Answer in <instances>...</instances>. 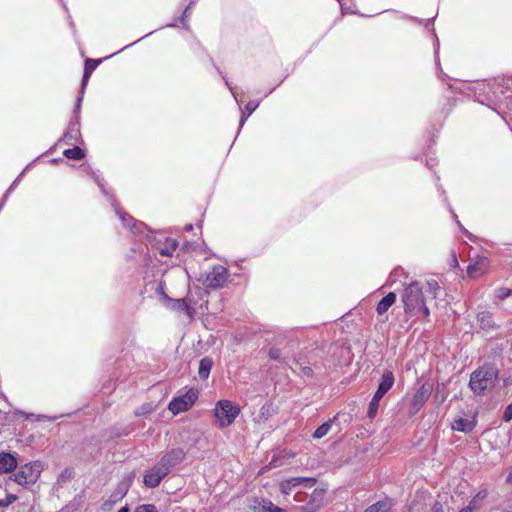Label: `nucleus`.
Wrapping results in <instances>:
<instances>
[{
  "mask_svg": "<svg viewBox=\"0 0 512 512\" xmlns=\"http://www.w3.org/2000/svg\"><path fill=\"white\" fill-rule=\"evenodd\" d=\"M161 298L163 300V304L167 308L173 311L182 312L190 318L193 317L195 313V307L194 302L192 301L189 295H187L184 298L173 299L167 296L163 291H161Z\"/></svg>",
  "mask_w": 512,
  "mask_h": 512,
  "instance_id": "obj_7",
  "label": "nucleus"
},
{
  "mask_svg": "<svg viewBox=\"0 0 512 512\" xmlns=\"http://www.w3.org/2000/svg\"><path fill=\"white\" fill-rule=\"evenodd\" d=\"M5 205V202L1 201L0 202V211L2 210L3 206Z\"/></svg>",
  "mask_w": 512,
  "mask_h": 512,
  "instance_id": "obj_58",
  "label": "nucleus"
},
{
  "mask_svg": "<svg viewBox=\"0 0 512 512\" xmlns=\"http://www.w3.org/2000/svg\"><path fill=\"white\" fill-rule=\"evenodd\" d=\"M185 229H186L187 231H190V230H192V225H191V224H189V225H186Z\"/></svg>",
  "mask_w": 512,
  "mask_h": 512,
  "instance_id": "obj_56",
  "label": "nucleus"
},
{
  "mask_svg": "<svg viewBox=\"0 0 512 512\" xmlns=\"http://www.w3.org/2000/svg\"><path fill=\"white\" fill-rule=\"evenodd\" d=\"M297 482L298 480L295 479V477L283 480L280 483V491L283 494L288 495L294 487H297Z\"/></svg>",
  "mask_w": 512,
  "mask_h": 512,
  "instance_id": "obj_27",
  "label": "nucleus"
},
{
  "mask_svg": "<svg viewBox=\"0 0 512 512\" xmlns=\"http://www.w3.org/2000/svg\"><path fill=\"white\" fill-rule=\"evenodd\" d=\"M477 322L479 323L482 329L488 330L494 327V322L492 319V315L489 312H480L477 315Z\"/></svg>",
  "mask_w": 512,
  "mask_h": 512,
  "instance_id": "obj_23",
  "label": "nucleus"
},
{
  "mask_svg": "<svg viewBox=\"0 0 512 512\" xmlns=\"http://www.w3.org/2000/svg\"><path fill=\"white\" fill-rule=\"evenodd\" d=\"M499 371L491 365H484L471 373L469 386L473 393L484 394L493 388L498 381Z\"/></svg>",
  "mask_w": 512,
  "mask_h": 512,
  "instance_id": "obj_2",
  "label": "nucleus"
},
{
  "mask_svg": "<svg viewBox=\"0 0 512 512\" xmlns=\"http://www.w3.org/2000/svg\"><path fill=\"white\" fill-rule=\"evenodd\" d=\"M185 451L182 448H172L168 450L158 462L169 473L174 467L179 465L185 458Z\"/></svg>",
  "mask_w": 512,
  "mask_h": 512,
  "instance_id": "obj_9",
  "label": "nucleus"
},
{
  "mask_svg": "<svg viewBox=\"0 0 512 512\" xmlns=\"http://www.w3.org/2000/svg\"><path fill=\"white\" fill-rule=\"evenodd\" d=\"M43 466L40 461L25 464L14 475L15 481L20 485L34 484L42 472Z\"/></svg>",
  "mask_w": 512,
  "mask_h": 512,
  "instance_id": "obj_5",
  "label": "nucleus"
},
{
  "mask_svg": "<svg viewBox=\"0 0 512 512\" xmlns=\"http://www.w3.org/2000/svg\"><path fill=\"white\" fill-rule=\"evenodd\" d=\"M395 378L394 374L390 370H385L382 374L381 381L378 385V389L384 392H388L394 385Z\"/></svg>",
  "mask_w": 512,
  "mask_h": 512,
  "instance_id": "obj_20",
  "label": "nucleus"
},
{
  "mask_svg": "<svg viewBox=\"0 0 512 512\" xmlns=\"http://www.w3.org/2000/svg\"><path fill=\"white\" fill-rule=\"evenodd\" d=\"M134 512H138V511L135 509V511H134Z\"/></svg>",
  "mask_w": 512,
  "mask_h": 512,
  "instance_id": "obj_60",
  "label": "nucleus"
},
{
  "mask_svg": "<svg viewBox=\"0 0 512 512\" xmlns=\"http://www.w3.org/2000/svg\"><path fill=\"white\" fill-rule=\"evenodd\" d=\"M212 364L213 362L211 358L205 357L200 360L198 374L201 379L205 380L209 377Z\"/></svg>",
  "mask_w": 512,
  "mask_h": 512,
  "instance_id": "obj_21",
  "label": "nucleus"
},
{
  "mask_svg": "<svg viewBox=\"0 0 512 512\" xmlns=\"http://www.w3.org/2000/svg\"><path fill=\"white\" fill-rule=\"evenodd\" d=\"M379 401H377L376 399H371L370 403H369V407H368V412H367V415L369 418H374L377 414V411H378V408H379Z\"/></svg>",
  "mask_w": 512,
  "mask_h": 512,
  "instance_id": "obj_32",
  "label": "nucleus"
},
{
  "mask_svg": "<svg viewBox=\"0 0 512 512\" xmlns=\"http://www.w3.org/2000/svg\"><path fill=\"white\" fill-rule=\"evenodd\" d=\"M476 426V420L474 418L467 419L459 417L455 419L451 425L454 431L470 433Z\"/></svg>",
  "mask_w": 512,
  "mask_h": 512,
  "instance_id": "obj_16",
  "label": "nucleus"
},
{
  "mask_svg": "<svg viewBox=\"0 0 512 512\" xmlns=\"http://www.w3.org/2000/svg\"><path fill=\"white\" fill-rule=\"evenodd\" d=\"M269 355H270L271 358L276 359L278 357V351L272 349V350H270Z\"/></svg>",
  "mask_w": 512,
  "mask_h": 512,
  "instance_id": "obj_52",
  "label": "nucleus"
},
{
  "mask_svg": "<svg viewBox=\"0 0 512 512\" xmlns=\"http://www.w3.org/2000/svg\"><path fill=\"white\" fill-rule=\"evenodd\" d=\"M138 512H158V509L155 505L152 504H143L136 508Z\"/></svg>",
  "mask_w": 512,
  "mask_h": 512,
  "instance_id": "obj_37",
  "label": "nucleus"
},
{
  "mask_svg": "<svg viewBox=\"0 0 512 512\" xmlns=\"http://www.w3.org/2000/svg\"><path fill=\"white\" fill-rule=\"evenodd\" d=\"M134 43H131V44H128L127 46H125L123 49L127 48V47H131Z\"/></svg>",
  "mask_w": 512,
  "mask_h": 512,
  "instance_id": "obj_59",
  "label": "nucleus"
},
{
  "mask_svg": "<svg viewBox=\"0 0 512 512\" xmlns=\"http://www.w3.org/2000/svg\"><path fill=\"white\" fill-rule=\"evenodd\" d=\"M193 2H194V0H192L190 2V4L185 8V10L182 14V17H181V22H184L185 18H187L189 16V10H190V7L193 4Z\"/></svg>",
  "mask_w": 512,
  "mask_h": 512,
  "instance_id": "obj_46",
  "label": "nucleus"
},
{
  "mask_svg": "<svg viewBox=\"0 0 512 512\" xmlns=\"http://www.w3.org/2000/svg\"><path fill=\"white\" fill-rule=\"evenodd\" d=\"M326 490L322 488L314 489L310 495L305 493H296L294 500L296 502H305L299 509L302 512H317L324 505Z\"/></svg>",
  "mask_w": 512,
  "mask_h": 512,
  "instance_id": "obj_4",
  "label": "nucleus"
},
{
  "mask_svg": "<svg viewBox=\"0 0 512 512\" xmlns=\"http://www.w3.org/2000/svg\"><path fill=\"white\" fill-rule=\"evenodd\" d=\"M239 413V406L229 400L218 401L214 409V415L222 428L230 426L238 417Z\"/></svg>",
  "mask_w": 512,
  "mask_h": 512,
  "instance_id": "obj_3",
  "label": "nucleus"
},
{
  "mask_svg": "<svg viewBox=\"0 0 512 512\" xmlns=\"http://www.w3.org/2000/svg\"><path fill=\"white\" fill-rule=\"evenodd\" d=\"M386 394V392L382 391L380 389L377 388L374 396L372 397V399H376L377 401L380 402V400L382 399V397Z\"/></svg>",
  "mask_w": 512,
  "mask_h": 512,
  "instance_id": "obj_45",
  "label": "nucleus"
},
{
  "mask_svg": "<svg viewBox=\"0 0 512 512\" xmlns=\"http://www.w3.org/2000/svg\"><path fill=\"white\" fill-rule=\"evenodd\" d=\"M459 512H472L470 508H468L467 506L464 507L463 509H461Z\"/></svg>",
  "mask_w": 512,
  "mask_h": 512,
  "instance_id": "obj_54",
  "label": "nucleus"
},
{
  "mask_svg": "<svg viewBox=\"0 0 512 512\" xmlns=\"http://www.w3.org/2000/svg\"><path fill=\"white\" fill-rule=\"evenodd\" d=\"M451 213L453 215V218L455 219L457 225L459 226L461 232L469 239H472L473 235L467 230L465 229V227L460 223V221L458 220V216L454 213L453 210H451Z\"/></svg>",
  "mask_w": 512,
  "mask_h": 512,
  "instance_id": "obj_36",
  "label": "nucleus"
},
{
  "mask_svg": "<svg viewBox=\"0 0 512 512\" xmlns=\"http://www.w3.org/2000/svg\"><path fill=\"white\" fill-rule=\"evenodd\" d=\"M93 179L95 180V182L98 184L101 192L103 193L104 196H107L108 193L107 191L105 190V187H104V183L102 181V179H100V177L98 175H96L94 172L91 173Z\"/></svg>",
  "mask_w": 512,
  "mask_h": 512,
  "instance_id": "obj_40",
  "label": "nucleus"
},
{
  "mask_svg": "<svg viewBox=\"0 0 512 512\" xmlns=\"http://www.w3.org/2000/svg\"><path fill=\"white\" fill-rule=\"evenodd\" d=\"M301 372H302L303 376L311 377L313 371H312L311 367L305 366V367H301Z\"/></svg>",
  "mask_w": 512,
  "mask_h": 512,
  "instance_id": "obj_43",
  "label": "nucleus"
},
{
  "mask_svg": "<svg viewBox=\"0 0 512 512\" xmlns=\"http://www.w3.org/2000/svg\"><path fill=\"white\" fill-rule=\"evenodd\" d=\"M117 512H129V509L127 507H122L119 511Z\"/></svg>",
  "mask_w": 512,
  "mask_h": 512,
  "instance_id": "obj_55",
  "label": "nucleus"
},
{
  "mask_svg": "<svg viewBox=\"0 0 512 512\" xmlns=\"http://www.w3.org/2000/svg\"><path fill=\"white\" fill-rule=\"evenodd\" d=\"M401 271H402V269H401V268H396V269H394V270L390 273V275H389V277H388V279H387V281H386V283H385V286H391V285L395 282L396 276H397Z\"/></svg>",
  "mask_w": 512,
  "mask_h": 512,
  "instance_id": "obj_38",
  "label": "nucleus"
},
{
  "mask_svg": "<svg viewBox=\"0 0 512 512\" xmlns=\"http://www.w3.org/2000/svg\"><path fill=\"white\" fill-rule=\"evenodd\" d=\"M259 101L256 100H250L247 104L244 110H241V117L239 122V129L238 132L241 130V128L244 126L247 119L250 117V115L258 108Z\"/></svg>",
  "mask_w": 512,
  "mask_h": 512,
  "instance_id": "obj_19",
  "label": "nucleus"
},
{
  "mask_svg": "<svg viewBox=\"0 0 512 512\" xmlns=\"http://www.w3.org/2000/svg\"><path fill=\"white\" fill-rule=\"evenodd\" d=\"M438 48H439V43L437 42V44H436V51H435L436 58H438V56H437V54H438Z\"/></svg>",
  "mask_w": 512,
  "mask_h": 512,
  "instance_id": "obj_57",
  "label": "nucleus"
},
{
  "mask_svg": "<svg viewBox=\"0 0 512 512\" xmlns=\"http://www.w3.org/2000/svg\"><path fill=\"white\" fill-rule=\"evenodd\" d=\"M487 495L488 493L486 490H481L473 497L467 507L470 508L472 512L480 509L483 505V500L487 497Z\"/></svg>",
  "mask_w": 512,
  "mask_h": 512,
  "instance_id": "obj_22",
  "label": "nucleus"
},
{
  "mask_svg": "<svg viewBox=\"0 0 512 512\" xmlns=\"http://www.w3.org/2000/svg\"><path fill=\"white\" fill-rule=\"evenodd\" d=\"M81 103H82V96H78L76 99V104L74 107V115L70 121L69 127L64 134V138L68 141H76L78 137L80 136V109H81Z\"/></svg>",
  "mask_w": 512,
  "mask_h": 512,
  "instance_id": "obj_10",
  "label": "nucleus"
},
{
  "mask_svg": "<svg viewBox=\"0 0 512 512\" xmlns=\"http://www.w3.org/2000/svg\"><path fill=\"white\" fill-rule=\"evenodd\" d=\"M276 409L272 402H265L259 412L253 417V421L257 424H263L268 421L274 414Z\"/></svg>",
  "mask_w": 512,
  "mask_h": 512,
  "instance_id": "obj_14",
  "label": "nucleus"
},
{
  "mask_svg": "<svg viewBox=\"0 0 512 512\" xmlns=\"http://www.w3.org/2000/svg\"><path fill=\"white\" fill-rule=\"evenodd\" d=\"M90 75H91V73H87V71L84 70L79 96L83 97L84 90H85V88L87 86V83H88V80L90 78Z\"/></svg>",
  "mask_w": 512,
  "mask_h": 512,
  "instance_id": "obj_39",
  "label": "nucleus"
},
{
  "mask_svg": "<svg viewBox=\"0 0 512 512\" xmlns=\"http://www.w3.org/2000/svg\"><path fill=\"white\" fill-rule=\"evenodd\" d=\"M17 466V460L9 453H0V473H9Z\"/></svg>",
  "mask_w": 512,
  "mask_h": 512,
  "instance_id": "obj_17",
  "label": "nucleus"
},
{
  "mask_svg": "<svg viewBox=\"0 0 512 512\" xmlns=\"http://www.w3.org/2000/svg\"><path fill=\"white\" fill-rule=\"evenodd\" d=\"M298 480L297 486L303 485L306 488H311L315 485L316 479L311 477H295Z\"/></svg>",
  "mask_w": 512,
  "mask_h": 512,
  "instance_id": "obj_31",
  "label": "nucleus"
},
{
  "mask_svg": "<svg viewBox=\"0 0 512 512\" xmlns=\"http://www.w3.org/2000/svg\"><path fill=\"white\" fill-rule=\"evenodd\" d=\"M511 419H512V403H511V404H509V405L505 408L504 413H503V420H504L505 422H509V421H511Z\"/></svg>",
  "mask_w": 512,
  "mask_h": 512,
  "instance_id": "obj_41",
  "label": "nucleus"
},
{
  "mask_svg": "<svg viewBox=\"0 0 512 512\" xmlns=\"http://www.w3.org/2000/svg\"><path fill=\"white\" fill-rule=\"evenodd\" d=\"M395 301H396V294L394 292H389L377 304V307H376L377 313L379 315L384 314L395 303Z\"/></svg>",
  "mask_w": 512,
  "mask_h": 512,
  "instance_id": "obj_18",
  "label": "nucleus"
},
{
  "mask_svg": "<svg viewBox=\"0 0 512 512\" xmlns=\"http://www.w3.org/2000/svg\"><path fill=\"white\" fill-rule=\"evenodd\" d=\"M101 60H94V59H87L85 61V67L84 70L87 71V73H91L97 68V66L100 64Z\"/></svg>",
  "mask_w": 512,
  "mask_h": 512,
  "instance_id": "obj_33",
  "label": "nucleus"
},
{
  "mask_svg": "<svg viewBox=\"0 0 512 512\" xmlns=\"http://www.w3.org/2000/svg\"><path fill=\"white\" fill-rule=\"evenodd\" d=\"M115 206V212L123 222L125 226H130L131 231L134 234H143L147 231V226L143 222H139L134 220L132 217L128 216L126 213L122 212L118 207L113 203Z\"/></svg>",
  "mask_w": 512,
  "mask_h": 512,
  "instance_id": "obj_12",
  "label": "nucleus"
},
{
  "mask_svg": "<svg viewBox=\"0 0 512 512\" xmlns=\"http://www.w3.org/2000/svg\"><path fill=\"white\" fill-rule=\"evenodd\" d=\"M440 291L438 282L434 279L422 283L413 281L408 284L402 293L401 300L404 311L409 316H423L428 319L430 310L426 305L428 299H435Z\"/></svg>",
  "mask_w": 512,
  "mask_h": 512,
  "instance_id": "obj_1",
  "label": "nucleus"
},
{
  "mask_svg": "<svg viewBox=\"0 0 512 512\" xmlns=\"http://www.w3.org/2000/svg\"><path fill=\"white\" fill-rule=\"evenodd\" d=\"M507 482L512 483V468H511V471L509 472V474L507 476Z\"/></svg>",
  "mask_w": 512,
  "mask_h": 512,
  "instance_id": "obj_53",
  "label": "nucleus"
},
{
  "mask_svg": "<svg viewBox=\"0 0 512 512\" xmlns=\"http://www.w3.org/2000/svg\"><path fill=\"white\" fill-rule=\"evenodd\" d=\"M432 511L433 512H443V506L440 502H436L433 506H432Z\"/></svg>",
  "mask_w": 512,
  "mask_h": 512,
  "instance_id": "obj_47",
  "label": "nucleus"
},
{
  "mask_svg": "<svg viewBox=\"0 0 512 512\" xmlns=\"http://www.w3.org/2000/svg\"><path fill=\"white\" fill-rule=\"evenodd\" d=\"M167 474V469L157 463L145 473L144 484L148 488H156Z\"/></svg>",
  "mask_w": 512,
  "mask_h": 512,
  "instance_id": "obj_11",
  "label": "nucleus"
},
{
  "mask_svg": "<svg viewBox=\"0 0 512 512\" xmlns=\"http://www.w3.org/2000/svg\"><path fill=\"white\" fill-rule=\"evenodd\" d=\"M386 394V392L382 391L380 389L377 388L374 396L372 397V399H376L377 401L380 402V400L382 399V397Z\"/></svg>",
  "mask_w": 512,
  "mask_h": 512,
  "instance_id": "obj_44",
  "label": "nucleus"
},
{
  "mask_svg": "<svg viewBox=\"0 0 512 512\" xmlns=\"http://www.w3.org/2000/svg\"><path fill=\"white\" fill-rule=\"evenodd\" d=\"M494 296H495V304L499 305L500 302H502L509 296H512V290L509 288H506V287H500L495 290Z\"/></svg>",
  "mask_w": 512,
  "mask_h": 512,
  "instance_id": "obj_26",
  "label": "nucleus"
},
{
  "mask_svg": "<svg viewBox=\"0 0 512 512\" xmlns=\"http://www.w3.org/2000/svg\"><path fill=\"white\" fill-rule=\"evenodd\" d=\"M64 155L66 158L74 159V160H80L85 156L84 151L80 147H77V146H75L73 148L66 149L64 151Z\"/></svg>",
  "mask_w": 512,
  "mask_h": 512,
  "instance_id": "obj_28",
  "label": "nucleus"
},
{
  "mask_svg": "<svg viewBox=\"0 0 512 512\" xmlns=\"http://www.w3.org/2000/svg\"><path fill=\"white\" fill-rule=\"evenodd\" d=\"M197 399L198 391L196 389H189L185 394L173 398L168 405V409L174 415H177L189 410Z\"/></svg>",
  "mask_w": 512,
  "mask_h": 512,
  "instance_id": "obj_8",
  "label": "nucleus"
},
{
  "mask_svg": "<svg viewBox=\"0 0 512 512\" xmlns=\"http://www.w3.org/2000/svg\"><path fill=\"white\" fill-rule=\"evenodd\" d=\"M23 176V173H20L18 175V177L12 182V184L10 185L12 189L15 190V188L17 187V185L19 184V182L21 181V178Z\"/></svg>",
  "mask_w": 512,
  "mask_h": 512,
  "instance_id": "obj_48",
  "label": "nucleus"
},
{
  "mask_svg": "<svg viewBox=\"0 0 512 512\" xmlns=\"http://www.w3.org/2000/svg\"><path fill=\"white\" fill-rule=\"evenodd\" d=\"M222 78H223V80L225 81L226 86H227V87L229 88V90L231 91V93H232V95H233V97H234L235 101H236V102H237V104L240 106V104H239V100H238V98H237L236 92L234 91L233 87L231 86V84L229 83V81L226 79V77H225L224 75H222Z\"/></svg>",
  "mask_w": 512,
  "mask_h": 512,
  "instance_id": "obj_42",
  "label": "nucleus"
},
{
  "mask_svg": "<svg viewBox=\"0 0 512 512\" xmlns=\"http://www.w3.org/2000/svg\"><path fill=\"white\" fill-rule=\"evenodd\" d=\"M14 191V189L11 188V186L7 189V191L5 192V194L3 195L2 197V200L3 202H6L9 195Z\"/></svg>",
  "mask_w": 512,
  "mask_h": 512,
  "instance_id": "obj_49",
  "label": "nucleus"
},
{
  "mask_svg": "<svg viewBox=\"0 0 512 512\" xmlns=\"http://www.w3.org/2000/svg\"><path fill=\"white\" fill-rule=\"evenodd\" d=\"M258 512H286L284 509L274 505L271 501H265L260 505Z\"/></svg>",
  "mask_w": 512,
  "mask_h": 512,
  "instance_id": "obj_30",
  "label": "nucleus"
},
{
  "mask_svg": "<svg viewBox=\"0 0 512 512\" xmlns=\"http://www.w3.org/2000/svg\"><path fill=\"white\" fill-rule=\"evenodd\" d=\"M488 268V260L485 257L478 258L474 263L467 267V273L470 277L476 278L484 274Z\"/></svg>",
  "mask_w": 512,
  "mask_h": 512,
  "instance_id": "obj_15",
  "label": "nucleus"
},
{
  "mask_svg": "<svg viewBox=\"0 0 512 512\" xmlns=\"http://www.w3.org/2000/svg\"><path fill=\"white\" fill-rule=\"evenodd\" d=\"M150 411L149 407L143 406L140 410L136 411V415H144Z\"/></svg>",
  "mask_w": 512,
  "mask_h": 512,
  "instance_id": "obj_50",
  "label": "nucleus"
},
{
  "mask_svg": "<svg viewBox=\"0 0 512 512\" xmlns=\"http://www.w3.org/2000/svg\"><path fill=\"white\" fill-rule=\"evenodd\" d=\"M390 508L391 505L387 501H378L369 506L364 512H388Z\"/></svg>",
  "mask_w": 512,
  "mask_h": 512,
  "instance_id": "obj_29",
  "label": "nucleus"
},
{
  "mask_svg": "<svg viewBox=\"0 0 512 512\" xmlns=\"http://www.w3.org/2000/svg\"><path fill=\"white\" fill-rule=\"evenodd\" d=\"M511 384H512V379H511V378H504V379H503V385H504L505 387H508V386H510Z\"/></svg>",
  "mask_w": 512,
  "mask_h": 512,
  "instance_id": "obj_51",
  "label": "nucleus"
},
{
  "mask_svg": "<svg viewBox=\"0 0 512 512\" xmlns=\"http://www.w3.org/2000/svg\"><path fill=\"white\" fill-rule=\"evenodd\" d=\"M336 419V417H334L333 419H329L328 421L324 422L322 425H320L313 433V437L315 439H321L323 438L324 436H326L329 431L331 430V427H332V424L334 422V420Z\"/></svg>",
  "mask_w": 512,
  "mask_h": 512,
  "instance_id": "obj_24",
  "label": "nucleus"
},
{
  "mask_svg": "<svg viewBox=\"0 0 512 512\" xmlns=\"http://www.w3.org/2000/svg\"><path fill=\"white\" fill-rule=\"evenodd\" d=\"M228 270L222 265L213 266L212 269L205 274L202 284L207 288L219 289L222 288L228 280Z\"/></svg>",
  "mask_w": 512,
  "mask_h": 512,
  "instance_id": "obj_6",
  "label": "nucleus"
},
{
  "mask_svg": "<svg viewBox=\"0 0 512 512\" xmlns=\"http://www.w3.org/2000/svg\"><path fill=\"white\" fill-rule=\"evenodd\" d=\"M431 395V387L422 385L414 394L412 398V406L415 410H419L429 399Z\"/></svg>",
  "mask_w": 512,
  "mask_h": 512,
  "instance_id": "obj_13",
  "label": "nucleus"
},
{
  "mask_svg": "<svg viewBox=\"0 0 512 512\" xmlns=\"http://www.w3.org/2000/svg\"><path fill=\"white\" fill-rule=\"evenodd\" d=\"M178 243L174 239H166V243L159 249L160 254L163 256H172L176 250Z\"/></svg>",
  "mask_w": 512,
  "mask_h": 512,
  "instance_id": "obj_25",
  "label": "nucleus"
},
{
  "mask_svg": "<svg viewBox=\"0 0 512 512\" xmlns=\"http://www.w3.org/2000/svg\"><path fill=\"white\" fill-rule=\"evenodd\" d=\"M21 415L25 417L26 419L33 418L37 421L47 420V421H54L57 419V417H49L46 415H34V414H27L25 412H21Z\"/></svg>",
  "mask_w": 512,
  "mask_h": 512,
  "instance_id": "obj_34",
  "label": "nucleus"
},
{
  "mask_svg": "<svg viewBox=\"0 0 512 512\" xmlns=\"http://www.w3.org/2000/svg\"><path fill=\"white\" fill-rule=\"evenodd\" d=\"M17 500L14 494H7L5 498L0 499V508H6Z\"/></svg>",
  "mask_w": 512,
  "mask_h": 512,
  "instance_id": "obj_35",
  "label": "nucleus"
}]
</instances>
